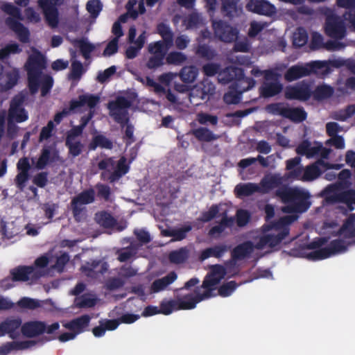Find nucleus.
Listing matches in <instances>:
<instances>
[{
	"instance_id": "obj_26",
	"label": "nucleus",
	"mask_w": 355,
	"mask_h": 355,
	"mask_svg": "<svg viewBox=\"0 0 355 355\" xmlns=\"http://www.w3.org/2000/svg\"><path fill=\"white\" fill-rule=\"evenodd\" d=\"M38 342L35 340L7 342L0 346V355H8L14 350H23L35 346Z\"/></svg>"
},
{
	"instance_id": "obj_33",
	"label": "nucleus",
	"mask_w": 355,
	"mask_h": 355,
	"mask_svg": "<svg viewBox=\"0 0 355 355\" xmlns=\"http://www.w3.org/2000/svg\"><path fill=\"white\" fill-rule=\"evenodd\" d=\"M190 134L200 142H210L217 140L219 136L215 135L211 130L205 127H199L190 130Z\"/></svg>"
},
{
	"instance_id": "obj_22",
	"label": "nucleus",
	"mask_w": 355,
	"mask_h": 355,
	"mask_svg": "<svg viewBox=\"0 0 355 355\" xmlns=\"http://www.w3.org/2000/svg\"><path fill=\"white\" fill-rule=\"evenodd\" d=\"M38 6L42 9L45 19L52 28L58 26V11L49 0H38Z\"/></svg>"
},
{
	"instance_id": "obj_45",
	"label": "nucleus",
	"mask_w": 355,
	"mask_h": 355,
	"mask_svg": "<svg viewBox=\"0 0 355 355\" xmlns=\"http://www.w3.org/2000/svg\"><path fill=\"white\" fill-rule=\"evenodd\" d=\"M281 183L280 179L276 176H270L268 178H263L260 182V191L259 193H267L272 189L279 186Z\"/></svg>"
},
{
	"instance_id": "obj_36",
	"label": "nucleus",
	"mask_w": 355,
	"mask_h": 355,
	"mask_svg": "<svg viewBox=\"0 0 355 355\" xmlns=\"http://www.w3.org/2000/svg\"><path fill=\"white\" fill-rule=\"evenodd\" d=\"M182 24L187 30L196 29L205 24L201 14L193 12L186 16L182 20Z\"/></svg>"
},
{
	"instance_id": "obj_62",
	"label": "nucleus",
	"mask_w": 355,
	"mask_h": 355,
	"mask_svg": "<svg viewBox=\"0 0 355 355\" xmlns=\"http://www.w3.org/2000/svg\"><path fill=\"white\" fill-rule=\"evenodd\" d=\"M30 178L29 173H18L15 178V184L20 191H23L26 187V182Z\"/></svg>"
},
{
	"instance_id": "obj_27",
	"label": "nucleus",
	"mask_w": 355,
	"mask_h": 355,
	"mask_svg": "<svg viewBox=\"0 0 355 355\" xmlns=\"http://www.w3.org/2000/svg\"><path fill=\"white\" fill-rule=\"evenodd\" d=\"M329 200L334 202L345 204L348 209L352 211L355 205V190L349 189L335 193L329 197Z\"/></svg>"
},
{
	"instance_id": "obj_42",
	"label": "nucleus",
	"mask_w": 355,
	"mask_h": 355,
	"mask_svg": "<svg viewBox=\"0 0 355 355\" xmlns=\"http://www.w3.org/2000/svg\"><path fill=\"white\" fill-rule=\"evenodd\" d=\"M334 92L332 87L327 85H322L316 87V88L312 91L311 96H313L315 100L321 101L331 97Z\"/></svg>"
},
{
	"instance_id": "obj_37",
	"label": "nucleus",
	"mask_w": 355,
	"mask_h": 355,
	"mask_svg": "<svg viewBox=\"0 0 355 355\" xmlns=\"http://www.w3.org/2000/svg\"><path fill=\"white\" fill-rule=\"evenodd\" d=\"M5 77L6 83L0 85L1 92H7L17 84L19 79V71L17 69L13 68L5 73Z\"/></svg>"
},
{
	"instance_id": "obj_14",
	"label": "nucleus",
	"mask_w": 355,
	"mask_h": 355,
	"mask_svg": "<svg viewBox=\"0 0 355 355\" xmlns=\"http://www.w3.org/2000/svg\"><path fill=\"white\" fill-rule=\"evenodd\" d=\"M26 96L19 93L15 95L10 103V107L8 112V119L17 123H22L28 120V114L24 107Z\"/></svg>"
},
{
	"instance_id": "obj_23",
	"label": "nucleus",
	"mask_w": 355,
	"mask_h": 355,
	"mask_svg": "<svg viewBox=\"0 0 355 355\" xmlns=\"http://www.w3.org/2000/svg\"><path fill=\"white\" fill-rule=\"evenodd\" d=\"M21 334L27 338H34L45 332V322L42 321H29L21 324Z\"/></svg>"
},
{
	"instance_id": "obj_49",
	"label": "nucleus",
	"mask_w": 355,
	"mask_h": 355,
	"mask_svg": "<svg viewBox=\"0 0 355 355\" xmlns=\"http://www.w3.org/2000/svg\"><path fill=\"white\" fill-rule=\"evenodd\" d=\"M73 141L74 140L66 139L65 145L69 149V154L72 157H76L82 153L84 146L80 141Z\"/></svg>"
},
{
	"instance_id": "obj_52",
	"label": "nucleus",
	"mask_w": 355,
	"mask_h": 355,
	"mask_svg": "<svg viewBox=\"0 0 355 355\" xmlns=\"http://www.w3.org/2000/svg\"><path fill=\"white\" fill-rule=\"evenodd\" d=\"M71 207L73 216L76 222L79 223L85 219V213L87 211L85 207H83V205L78 203H74L73 201H71Z\"/></svg>"
},
{
	"instance_id": "obj_16",
	"label": "nucleus",
	"mask_w": 355,
	"mask_h": 355,
	"mask_svg": "<svg viewBox=\"0 0 355 355\" xmlns=\"http://www.w3.org/2000/svg\"><path fill=\"white\" fill-rule=\"evenodd\" d=\"M311 95V84L306 80H302L294 85L286 86L284 90V97L288 100L305 101L309 100Z\"/></svg>"
},
{
	"instance_id": "obj_3",
	"label": "nucleus",
	"mask_w": 355,
	"mask_h": 355,
	"mask_svg": "<svg viewBox=\"0 0 355 355\" xmlns=\"http://www.w3.org/2000/svg\"><path fill=\"white\" fill-rule=\"evenodd\" d=\"M275 194L286 205L282 209L286 213L302 214L311 205L310 193L297 187H282L276 190Z\"/></svg>"
},
{
	"instance_id": "obj_39",
	"label": "nucleus",
	"mask_w": 355,
	"mask_h": 355,
	"mask_svg": "<svg viewBox=\"0 0 355 355\" xmlns=\"http://www.w3.org/2000/svg\"><path fill=\"white\" fill-rule=\"evenodd\" d=\"M95 200V191L92 188L86 189L73 197L71 201L80 205L92 203Z\"/></svg>"
},
{
	"instance_id": "obj_21",
	"label": "nucleus",
	"mask_w": 355,
	"mask_h": 355,
	"mask_svg": "<svg viewBox=\"0 0 355 355\" xmlns=\"http://www.w3.org/2000/svg\"><path fill=\"white\" fill-rule=\"evenodd\" d=\"M334 165L318 159L315 162L306 166L303 173V182L313 181L320 176L324 170L333 168Z\"/></svg>"
},
{
	"instance_id": "obj_18",
	"label": "nucleus",
	"mask_w": 355,
	"mask_h": 355,
	"mask_svg": "<svg viewBox=\"0 0 355 355\" xmlns=\"http://www.w3.org/2000/svg\"><path fill=\"white\" fill-rule=\"evenodd\" d=\"M10 273L14 282L37 280L42 276V272L33 266H19L12 269Z\"/></svg>"
},
{
	"instance_id": "obj_5",
	"label": "nucleus",
	"mask_w": 355,
	"mask_h": 355,
	"mask_svg": "<svg viewBox=\"0 0 355 355\" xmlns=\"http://www.w3.org/2000/svg\"><path fill=\"white\" fill-rule=\"evenodd\" d=\"M224 275L225 269L222 266H213L211 272L205 277L202 285L195 288L194 295L189 294L196 306L198 303L216 295L213 292Z\"/></svg>"
},
{
	"instance_id": "obj_17",
	"label": "nucleus",
	"mask_w": 355,
	"mask_h": 355,
	"mask_svg": "<svg viewBox=\"0 0 355 355\" xmlns=\"http://www.w3.org/2000/svg\"><path fill=\"white\" fill-rule=\"evenodd\" d=\"M212 26L216 37L222 42L230 43L238 37V30L222 20L214 21Z\"/></svg>"
},
{
	"instance_id": "obj_35",
	"label": "nucleus",
	"mask_w": 355,
	"mask_h": 355,
	"mask_svg": "<svg viewBox=\"0 0 355 355\" xmlns=\"http://www.w3.org/2000/svg\"><path fill=\"white\" fill-rule=\"evenodd\" d=\"M260 191V187L255 183H240L234 189V193L238 198L248 197Z\"/></svg>"
},
{
	"instance_id": "obj_31",
	"label": "nucleus",
	"mask_w": 355,
	"mask_h": 355,
	"mask_svg": "<svg viewBox=\"0 0 355 355\" xmlns=\"http://www.w3.org/2000/svg\"><path fill=\"white\" fill-rule=\"evenodd\" d=\"M81 270L89 277L97 274H103L107 270V263L102 262L101 260H93L82 266Z\"/></svg>"
},
{
	"instance_id": "obj_59",
	"label": "nucleus",
	"mask_w": 355,
	"mask_h": 355,
	"mask_svg": "<svg viewBox=\"0 0 355 355\" xmlns=\"http://www.w3.org/2000/svg\"><path fill=\"white\" fill-rule=\"evenodd\" d=\"M17 305L23 309L33 310L40 306V303L36 300L24 297L17 302Z\"/></svg>"
},
{
	"instance_id": "obj_19",
	"label": "nucleus",
	"mask_w": 355,
	"mask_h": 355,
	"mask_svg": "<svg viewBox=\"0 0 355 355\" xmlns=\"http://www.w3.org/2000/svg\"><path fill=\"white\" fill-rule=\"evenodd\" d=\"M21 324L22 320L20 318H6L0 323V337L7 334L12 339L17 338L20 335Z\"/></svg>"
},
{
	"instance_id": "obj_29",
	"label": "nucleus",
	"mask_w": 355,
	"mask_h": 355,
	"mask_svg": "<svg viewBox=\"0 0 355 355\" xmlns=\"http://www.w3.org/2000/svg\"><path fill=\"white\" fill-rule=\"evenodd\" d=\"M230 248L227 245L220 243L211 248H207L201 251L199 259L205 261L209 257L221 258Z\"/></svg>"
},
{
	"instance_id": "obj_44",
	"label": "nucleus",
	"mask_w": 355,
	"mask_h": 355,
	"mask_svg": "<svg viewBox=\"0 0 355 355\" xmlns=\"http://www.w3.org/2000/svg\"><path fill=\"white\" fill-rule=\"evenodd\" d=\"M198 74V71L195 66H186L181 69L180 72V77L182 82L191 83L195 81Z\"/></svg>"
},
{
	"instance_id": "obj_2",
	"label": "nucleus",
	"mask_w": 355,
	"mask_h": 355,
	"mask_svg": "<svg viewBox=\"0 0 355 355\" xmlns=\"http://www.w3.org/2000/svg\"><path fill=\"white\" fill-rule=\"evenodd\" d=\"M297 219L295 216H285L277 220L264 224L261 229L264 233L275 230L276 234H266L261 236L255 245V248L262 250L265 247L275 248L279 245L289 234V225Z\"/></svg>"
},
{
	"instance_id": "obj_40",
	"label": "nucleus",
	"mask_w": 355,
	"mask_h": 355,
	"mask_svg": "<svg viewBox=\"0 0 355 355\" xmlns=\"http://www.w3.org/2000/svg\"><path fill=\"white\" fill-rule=\"evenodd\" d=\"M95 220L98 224L105 228H110L116 224L114 218L106 211H101L95 214Z\"/></svg>"
},
{
	"instance_id": "obj_51",
	"label": "nucleus",
	"mask_w": 355,
	"mask_h": 355,
	"mask_svg": "<svg viewBox=\"0 0 355 355\" xmlns=\"http://www.w3.org/2000/svg\"><path fill=\"white\" fill-rule=\"evenodd\" d=\"M187 58L186 55L178 51L170 52L166 58V60L168 64L175 65H180L182 64L187 60Z\"/></svg>"
},
{
	"instance_id": "obj_55",
	"label": "nucleus",
	"mask_w": 355,
	"mask_h": 355,
	"mask_svg": "<svg viewBox=\"0 0 355 355\" xmlns=\"http://www.w3.org/2000/svg\"><path fill=\"white\" fill-rule=\"evenodd\" d=\"M86 8L92 17H97L103 8V5L100 0H89L86 4Z\"/></svg>"
},
{
	"instance_id": "obj_9",
	"label": "nucleus",
	"mask_w": 355,
	"mask_h": 355,
	"mask_svg": "<svg viewBox=\"0 0 355 355\" xmlns=\"http://www.w3.org/2000/svg\"><path fill=\"white\" fill-rule=\"evenodd\" d=\"M324 68L327 69V64L322 61H314L307 63L304 66L295 64L287 69L284 74V78L288 82H292L311 73H317Z\"/></svg>"
},
{
	"instance_id": "obj_6",
	"label": "nucleus",
	"mask_w": 355,
	"mask_h": 355,
	"mask_svg": "<svg viewBox=\"0 0 355 355\" xmlns=\"http://www.w3.org/2000/svg\"><path fill=\"white\" fill-rule=\"evenodd\" d=\"M5 13L10 15L6 19V26L17 35L18 40L22 43H27L30 39V31L19 20H23L21 10L11 3H3L0 7Z\"/></svg>"
},
{
	"instance_id": "obj_64",
	"label": "nucleus",
	"mask_w": 355,
	"mask_h": 355,
	"mask_svg": "<svg viewBox=\"0 0 355 355\" xmlns=\"http://www.w3.org/2000/svg\"><path fill=\"white\" fill-rule=\"evenodd\" d=\"M250 219V214L245 209L238 210L236 212V223L238 226L243 227L246 225Z\"/></svg>"
},
{
	"instance_id": "obj_63",
	"label": "nucleus",
	"mask_w": 355,
	"mask_h": 355,
	"mask_svg": "<svg viewBox=\"0 0 355 355\" xmlns=\"http://www.w3.org/2000/svg\"><path fill=\"white\" fill-rule=\"evenodd\" d=\"M83 67L80 62L75 61L71 64V70L69 75L70 79L79 80L83 73Z\"/></svg>"
},
{
	"instance_id": "obj_54",
	"label": "nucleus",
	"mask_w": 355,
	"mask_h": 355,
	"mask_svg": "<svg viewBox=\"0 0 355 355\" xmlns=\"http://www.w3.org/2000/svg\"><path fill=\"white\" fill-rule=\"evenodd\" d=\"M219 212L218 205H212L208 211L202 213L199 220L202 223H208L216 217Z\"/></svg>"
},
{
	"instance_id": "obj_10",
	"label": "nucleus",
	"mask_w": 355,
	"mask_h": 355,
	"mask_svg": "<svg viewBox=\"0 0 355 355\" xmlns=\"http://www.w3.org/2000/svg\"><path fill=\"white\" fill-rule=\"evenodd\" d=\"M130 163V162L127 163V159L125 156H121L116 164L114 157H110L101 159L98 163V168L100 170H107L108 168H114L115 166V169L110 173L108 177V180L110 182H114L128 173Z\"/></svg>"
},
{
	"instance_id": "obj_48",
	"label": "nucleus",
	"mask_w": 355,
	"mask_h": 355,
	"mask_svg": "<svg viewBox=\"0 0 355 355\" xmlns=\"http://www.w3.org/2000/svg\"><path fill=\"white\" fill-rule=\"evenodd\" d=\"M196 55L200 58L206 59L207 60H213L216 53L214 49H212L209 45L203 44H199L196 51Z\"/></svg>"
},
{
	"instance_id": "obj_25",
	"label": "nucleus",
	"mask_w": 355,
	"mask_h": 355,
	"mask_svg": "<svg viewBox=\"0 0 355 355\" xmlns=\"http://www.w3.org/2000/svg\"><path fill=\"white\" fill-rule=\"evenodd\" d=\"M90 320L91 317L85 314L66 322L63 326L78 335L85 331L89 324Z\"/></svg>"
},
{
	"instance_id": "obj_1",
	"label": "nucleus",
	"mask_w": 355,
	"mask_h": 355,
	"mask_svg": "<svg viewBox=\"0 0 355 355\" xmlns=\"http://www.w3.org/2000/svg\"><path fill=\"white\" fill-rule=\"evenodd\" d=\"M46 68L45 56L39 51L30 55L25 64L27 71L28 87L31 94H35L41 88L42 96H46L53 85V78L43 70Z\"/></svg>"
},
{
	"instance_id": "obj_24",
	"label": "nucleus",
	"mask_w": 355,
	"mask_h": 355,
	"mask_svg": "<svg viewBox=\"0 0 355 355\" xmlns=\"http://www.w3.org/2000/svg\"><path fill=\"white\" fill-rule=\"evenodd\" d=\"M58 157V153L54 151L52 153L50 146H44L41 150L40 155L35 163V168L37 170H43L46 166L53 162H55Z\"/></svg>"
},
{
	"instance_id": "obj_53",
	"label": "nucleus",
	"mask_w": 355,
	"mask_h": 355,
	"mask_svg": "<svg viewBox=\"0 0 355 355\" xmlns=\"http://www.w3.org/2000/svg\"><path fill=\"white\" fill-rule=\"evenodd\" d=\"M245 87H244L241 91H229L228 92L225 93L223 96V100L225 103L227 104H238L241 98V94L243 92H245L246 90H244Z\"/></svg>"
},
{
	"instance_id": "obj_58",
	"label": "nucleus",
	"mask_w": 355,
	"mask_h": 355,
	"mask_svg": "<svg viewBox=\"0 0 355 355\" xmlns=\"http://www.w3.org/2000/svg\"><path fill=\"white\" fill-rule=\"evenodd\" d=\"M327 250L324 248L306 253L304 256L309 261H318L328 258Z\"/></svg>"
},
{
	"instance_id": "obj_38",
	"label": "nucleus",
	"mask_w": 355,
	"mask_h": 355,
	"mask_svg": "<svg viewBox=\"0 0 355 355\" xmlns=\"http://www.w3.org/2000/svg\"><path fill=\"white\" fill-rule=\"evenodd\" d=\"M113 142L110 139L103 135H97L93 137L88 147L90 150H94L98 147L111 150L113 148Z\"/></svg>"
},
{
	"instance_id": "obj_60",
	"label": "nucleus",
	"mask_w": 355,
	"mask_h": 355,
	"mask_svg": "<svg viewBox=\"0 0 355 355\" xmlns=\"http://www.w3.org/2000/svg\"><path fill=\"white\" fill-rule=\"evenodd\" d=\"M324 42L323 36L318 32H313L311 35V40L310 43L311 49L317 50L324 48Z\"/></svg>"
},
{
	"instance_id": "obj_46",
	"label": "nucleus",
	"mask_w": 355,
	"mask_h": 355,
	"mask_svg": "<svg viewBox=\"0 0 355 355\" xmlns=\"http://www.w3.org/2000/svg\"><path fill=\"white\" fill-rule=\"evenodd\" d=\"M354 222V217L352 215L340 228L338 231L339 234H343L345 238L355 237V227H353Z\"/></svg>"
},
{
	"instance_id": "obj_28",
	"label": "nucleus",
	"mask_w": 355,
	"mask_h": 355,
	"mask_svg": "<svg viewBox=\"0 0 355 355\" xmlns=\"http://www.w3.org/2000/svg\"><path fill=\"white\" fill-rule=\"evenodd\" d=\"M255 245L252 241H245L236 245L231 252V258L233 261L243 260L253 252Z\"/></svg>"
},
{
	"instance_id": "obj_12",
	"label": "nucleus",
	"mask_w": 355,
	"mask_h": 355,
	"mask_svg": "<svg viewBox=\"0 0 355 355\" xmlns=\"http://www.w3.org/2000/svg\"><path fill=\"white\" fill-rule=\"evenodd\" d=\"M218 79L220 83L223 84H227L234 80L241 83H247L248 85L244 90H249L255 85V80L252 78L245 77L243 69L232 66L227 67L222 70L220 69Z\"/></svg>"
},
{
	"instance_id": "obj_30",
	"label": "nucleus",
	"mask_w": 355,
	"mask_h": 355,
	"mask_svg": "<svg viewBox=\"0 0 355 355\" xmlns=\"http://www.w3.org/2000/svg\"><path fill=\"white\" fill-rule=\"evenodd\" d=\"M241 0H222L221 12L229 18L238 17L242 12Z\"/></svg>"
},
{
	"instance_id": "obj_41",
	"label": "nucleus",
	"mask_w": 355,
	"mask_h": 355,
	"mask_svg": "<svg viewBox=\"0 0 355 355\" xmlns=\"http://www.w3.org/2000/svg\"><path fill=\"white\" fill-rule=\"evenodd\" d=\"M189 257V250L186 248H181L171 251L168 254V260L171 263L180 264L184 263Z\"/></svg>"
},
{
	"instance_id": "obj_43",
	"label": "nucleus",
	"mask_w": 355,
	"mask_h": 355,
	"mask_svg": "<svg viewBox=\"0 0 355 355\" xmlns=\"http://www.w3.org/2000/svg\"><path fill=\"white\" fill-rule=\"evenodd\" d=\"M324 248L327 250L326 253L328 254V258L332 255L344 252L347 249V246L345 245V241L342 239L332 240L328 246Z\"/></svg>"
},
{
	"instance_id": "obj_13",
	"label": "nucleus",
	"mask_w": 355,
	"mask_h": 355,
	"mask_svg": "<svg viewBox=\"0 0 355 355\" xmlns=\"http://www.w3.org/2000/svg\"><path fill=\"white\" fill-rule=\"evenodd\" d=\"M99 102L100 97L98 95L89 94L79 95L78 99L70 101L69 109H64L55 115L54 121L59 123L64 116L68 115L70 112H75L78 108L85 105L90 108H94Z\"/></svg>"
},
{
	"instance_id": "obj_32",
	"label": "nucleus",
	"mask_w": 355,
	"mask_h": 355,
	"mask_svg": "<svg viewBox=\"0 0 355 355\" xmlns=\"http://www.w3.org/2000/svg\"><path fill=\"white\" fill-rule=\"evenodd\" d=\"M178 276L175 272L172 271L166 276L155 279L151 284L150 290L153 293H158L164 290L168 285L174 282Z\"/></svg>"
},
{
	"instance_id": "obj_7",
	"label": "nucleus",
	"mask_w": 355,
	"mask_h": 355,
	"mask_svg": "<svg viewBox=\"0 0 355 355\" xmlns=\"http://www.w3.org/2000/svg\"><path fill=\"white\" fill-rule=\"evenodd\" d=\"M267 112L281 116L295 123H300L307 118V113L302 107H291L288 103L277 102L266 105Z\"/></svg>"
},
{
	"instance_id": "obj_50",
	"label": "nucleus",
	"mask_w": 355,
	"mask_h": 355,
	"mask_svg": "<svg viewBox=\"0 0 355 355\" xmlns=\"http://www.w3.org/2000/svg\"><path fill=\"white\" fill-rule=\"evenodd\" d=\"M239 284L235 281H230L222 284L218 289V295L223 297H228L236 290Z\"/></svg>"
},
{
	"instance_id": "obj_11",
	"label": "nucleus",
	"mask_w": 355,
	"mask_h": 355,
	"mask_svg": "<svg viewBox=\"0 0 355 355\" xmlns=\"http://www.w3.org/2000/svg\"><path fill=\"white\" fill-rule=\"evenodd\" d=\"M324 28L325 34L336 40H341L347 35L344 19L333 12L326 16Z\"/></svg>"
},
{
	"instance_id": "obj_34",
	"label": "nucleus",
	"mask_w": 355,
	"mask_h": 355,
	"mask_svg": "<svg viewBox=\"0 0 355 355\" xmlns=\"http://www.w3.org/2000/svg\"><path fill=\"white\" fill-rule=\"evenodd\" d=\"M283 89V85L276 80L271 83H264L259 88L261 96L264 98H270L279 94Z\"/></svg>"
},
{
	"instance_id": "obj_20",
	"label": "nucleus",
	"mask_w": 355,
	"mask_h": 355,
	"mask_svg": "<svg viewBox=\"0 0 355 355\" xmlns=\"http://www.w3.org/2000/svg\"><path fill=\"white\" fill-rule=\"evenodd\" d=\"M246 9L252 12L271 17L277 12L275 6L267 0H249Z\"/></svg>"
},
{
	"instance_id": "obj_8",
	"label": "nucleus",
	"mask_w": 355,
	"mask_h": 355,
	"mask_svg": "<svg viewBox=\"0 0 355 355\" xmlns=\"http://www.w3.org/2000/svg\"><path fill=\"white\" fill-rule=\"evenodd\" d=\"M157 33L162 40L151 42L148 46V51L153 55L166 56L168 49L173 45V33L169 25L164 22L159 23L156 26Z\"/></svg>"
},
{
	"instance_id": "obj_61",
	"label": "nucleus",
	"mask_w": 355,
	"mask_h": 355,
	"mask_svg": "<svg viewBox=\"0 0 355 355\" xmlns=\"http://www.w3.org/2000/svg\"><path fill=\"white\" fill-rule=\"evenodd\" d=\"M218 119L217 116L211 115L207 113H199L198 114V121L202 125H206L210 123L213 125H216L218 123Z\"/></svg>"
},
{
	"instance_id": "obj_56",
	"label": "nucleus",
	"mask_w": 355,
	"mask_h": 355,
	"mask_svg": "<svg viewBox=\"0 0 355 355\" xmlns=\"http://www.w3.org/2000/svg\"><path fill=\"white\" fill-rule=\"evenodd\" d=\"M220 71V65L218 63H207L203 65L202 71L208 77L214 76L216 74L218 75Z\"/></svg>"
},
{
	"instance_id": "obj_4",
	"label": "nucleus",
	"mask_w": 355,
	"mask_h": 355,
	"mask_svg": "<svg viewBox=\"0 0 355 355\" xmlns=\"http://www.w3.org/2000/svg\"><path fill=\"white\" fill-rule=\"evenodd\" d=\"M131 106V102L124 96H118L114 101H110L107 108L110 115L114 120L119 123L122 128L125 125V137L128 139L127 144H131L135 141L134 127L128 123V112L127 109Z\"/></svg>"
},
{
	"instance_id": "obj_47",
	"label": "nucleus",
	"mask_w": 355,
	"mask_h": 355,
	"mask_svg": "<svg viewBox=\"0 0 355 355\" xmlns=\"http://www.w3.org/2000/svg\"><path fill=\"white\" fill-rule=\"evenodd\" d=\"M308 41V34L303 28H298L293 33V44L295 47H302L304 46Z\"/></svg>"
},
{
	"instance_id": "obj_57",
	"label": "nucleus",
	"mask_w": 355,
	"mask_h": 355,
	"mask_svg": "<svg viewBox=\"0 0 355 355\" xmlns=\"http://www.w3.org/2000/svg\"><path fill=\"white\" fill-rule=\"evenodd\" d=\"M77 42H78V46L83 56L85 59L89 58L91 53L95 49L94 46L92 44L85 41L84 40H80Z\"/></svg>"
},
{
	"instance_id": "obj_15",
	"label": "nucleus",
	"mask_w": 355,
	"mask_h": 355,
	"mask_svg": "<svg viewBox=\"0 0 355 355\" xmlns=\"http://www.w3.org/2000/svg\"><path fill=\"white\" fill-rule=\"evenodd\" d=\"M195 307L194 302L188 294L178 300H163L159 304V311L160 313L167 315L175 311L190 310Z\"/></svg>"
}]
</instances>
